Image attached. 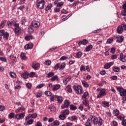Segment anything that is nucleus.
<instances>
[{
  "mask_svg": "<svg viewBox=\"0 0 126 126\" xmlns=\"http://www.w3.org/2000/svg\"><path fill=\"white\" fill-rule=\"evenodd\" d=\"M54 126H59L60 125V122H58V120L55 121L53 122Z\"/></svg>",
  "mask_w": 126,
  "mask_h": 126,
  "instance_id": "45",
  "label": "nucleus"
},
{
  "mask_svg": "<svg viewBox=\"0 0 126 126\" xmlns=\"http://www.w3.org/2000/svg\"><path fill=\"white\" fill-rule=\"evenodd\" d=\"M44 63L46 65H50V64H51V61L47 60L44 62Z\"/></svg>",
  "mask_w": 126,
  "mask_h": 126,
  "instance_id": "51",
  "label": "nucleus"
},
{
  "mask_svg": "<svg viewBox=\"0 0 126 126\" xmlns=\"http://www.w3.org/2000/svg\"><path fill=\"white\" fill-rule=\"evenodd\" d=\"M69 107V101L66 99L63 105L61 106L62 109H67Z\"/></svg>",
  "mask_w": 126,
  "mask_h": 126,
  "instance_id": "5",
  "label": "nucleus"
},
{
  "mask_svg": "<svg viewBox=\"0 0 126 126\" xmlns=\"http://www.w3.org/2000/svg\"><path fill=\"white\" fill-rule=\"evenodd\" d=\"M69 107L70 110H71V111H75V110L77 109L76 106L73 105V104L70 105Z\"/></svg>",
  "mask_w": 126,
  "mask_h": 126,
  "instance_id": "24",
  "label": "nucleus"
},
{
  "mask_svg": "<svg viewBox=\"0 0 126 126\" xmlns=\"http://www.w3.org/2000/svg\"><path fill=\"white\" fill-rule=\"evenodd\" d=\"M29 75V73H28V72H25L22 74L21 77H23V78L26 79L27 78H28Z\"/></svg>",
  "mask_w": 126,
  "mask_h": 126,
  "instance_id": "15",
  "label": "nucleus"
},
{
  "mask_svg": "<svg viewBox=\"0 0 126 126\" xmlns=\"http://www.w3.org/2000/svg\"><path fill=\"white\" fill-rule=\"evenodd\" d=\"M53 5L52 4H49L45 8V11H48V10H50L52 8Z\"/></svg>",
  "mask_w": 126,
  "mask_h": 126,
  "instance_id": "32",
  "label": "nucleus"
},
{
  "mask_svg": "<svg viewBox=\"0 0 126 126\" xmlns=\"http://www.w3.org/2000/svg\"><path fill=\"white\" fill-rule=\"evenodd\" d=\"M111 79H112V80H117V79H118V76H111Z\"/></svg>",
  "mask_w": 126,
  "mask_h": 126,
  "instance_id": "58",
  "label": "nucleus"
},
{
  "mask_svg": "<svg viewBox=\"0 0 126 126\" xmlns=\"http://www.w3.org/2000/svg\"><path fill=\"white\" fill-rule=\"evenodd\" d=\"M26 85L27 88H28V89H31L32 86H31V84H30V83H27Z\"/></svg>",
  "mask_w": 126,
  "mask_h": 126,
  "instance_id": "52",
  "label": "nucleus"
},
{
  "mask_svg": "<svg viewBox=\"0 0 126 126\" xmlns=\"http://www.w3.org/2000/svg\"><path fill=\"white\" fill-rule=\"evenodd\" d=\"M124 24L122 26H119L117 29V31L119 34H122L123 33V31H124V28L125 29V27H124Z\"/></svg>",
  "mask_w": 126,
  "mask_h": 126,
  "instance_id": "7",
  "label": "nucleus"
},
{
  "mask_svg": "<svg viewBox=\"0 0 126 126\" xmlns=\"http://www.w3.org/2000/svg\"><path fill=\"white\" fill-rule=\"evenodd\" d=\"M114 64V62H110L109 63H106L104 66V68L106 69H108V68H110L111 65Z\"/></svg>",
  "mask_w": 126,
  "mask_h": 126,
  "instance_id": "12",
  "label": "nucleus"
},
{
  "mask_svg": "<svg viewBox=\"0 0 126 126\" xmlns=\"http://www.w3.org/2000/svg\"><path fill=\"white\" fill-rule=\"evenodd\" d=\"M32 26L37 28V27H39L40 26V23L37 21H33L32 22Z\"/></svg>",
  "mask_w": 126,
  "mask_h": 126,
  "instance_id": "8",
  "label": "nucleus"
},
{
  "mask_svg": "<svg viewBox=\"0 0 126 126\" xmlns=\"http://www.w3.org/2000/svg\"><path fill=\"white\" fill-rule=\"evenodd\" d=\"M45 94L48 96L52 95V93L49 91L45 92Z\"/></svg>",
  "mask_w": 126,
  "mask_h": 126,
  "instance_id": "47",
  "label": "nucleus"
},
{
  "mask_svg": "<svg viewBox=\"0 0 126 126\" xmlns=\"http://www.w3.org/2000/svg\"><path fill=\"white\" fill-rule=\"evenodd\" d=\"M39 66H40V64H39V63H32V67L35 70H36V69H37V68H38Z\"/></svg>",
  "mask_w": 126,
  "mask_h": 126,
  "instance_id": "14",
  "label": "nucleus"
},
{
  "mask_svg": "<svg viewBox=\"0 0 126 126\" xmlns=\"http://www.w3.org/2000/svg\"><path fill=\"white\" fill-rule=\"evenodd\" d=\"M5 24V21H2L0 24V29L3 28Z\"/></svg>",
  "mask_w": 126,
  "mask_h": 126,
  "instance_id": "33",
  "label": "nucleus"
},
{
  "mask_svg": "<svg viewBox=\"0 0 126 126\" xmlns=\"http://www.w3.org/2000/svg\"><path fill=\"white\" fill-rule=\"evenodd\" d=\"M73 90H74L76 94H78L79 95L82 94V93H83V90H82V87H81L79 85L73 86Z\"/></svg>",
  "mask_w": 126,
  "mask_h": 126,
  "instance_id": "1",
  "label": "nucleus"
},
{
  "mask_svg": "<svg viewBox=\"0 0 126 126\" xmlns=\"http://www.w3.org/2000/svg\"><path fill=\"white\" fill-rule=\"evenodd\" d=\"M32 48H33V44L32 43H29L25 46V50H29L32 49Z\"/></svg>",
  "mask_w": 126,
  "mask_h": 126,
  "instance_id": "11",
  "label": "nucleus"
},
{
  "mask_svg": "<svg viewBox=\"0 0 126 126\" xmlns=\"http://www.w3.org/2000/svg\"><path fill=\"white\" fill-rule=\"evenodd\" d=\"M92 123V121L90 120V119H88L86 122L85 126H92V125L91 123Z\"/></svg>",
  "mask_w": 126,
  "mask_h": 126,
  "instance_id": "18",
  "label": "nucleus"
},
{
  "mask_svg": "<svg viewBox=\"0 0 126 126\" xmlns=\"http://www.w3.org/2000/svg\"><path fill=\"white\" fill-rule=\"evenodd\" d=\"M36 5L39 9H43L45 6V0H41L38 2H36Z\"/></svg>",
  "mask_w": 126,
  "mask_h": 126,
  "instance_id": "2",
  "label": "nucleus"
},
{
  "mask_svg": "<svg viewBox=\"0 0 126 126\" xmlns=\"http://www.w3.org/2000/svg\"><path fill=\"white\" fill-rule=\"evenodd\" d=\"M98 91H100L99 94L97 96V98H100L103 96L106 95V90L105 89H97Z\"/></svg>",
  "mask_w": 126,
  "mask_h": 126,
  "instance_id": "3",
  "label": "nucleus"
},
{
  "mask_svg": "<svg viewBox=\"0 0 126 126\" xmlns=\"http://www.w3.org/2000/svg\"><path fill=\"white\" fill-rule=\"evenodd\" d=\"M112 43H113V39H109L107 40V44H111Z\"/></svg>",
  "mask_w": 126,
  "mask_h": 126,
  "instance_id": "63",
  "label": "nucleus"
},
{
  "mask_svg": "<svg viewBox=\"0 0 126 126\" xmlns=\"http://www.w3.org/2000/svg\"><path fill=\"white\" fill-rule=\"evenodd\" d=\"M77 116L76 115L71 117L70 121H77Z\"/></svg>",
  "mask_w": 126,
  "mask_h": 126,
  "instance_id": "42",
  "label": "nucleus"
},
{
  "mask_svg": "<svg viewBox=\"0 0 126 126\" xmlns=\"http://www.w3.org/2000/svg\"><path fill=\"white\" fill-rule=\"evenodd\" d=\"M24 117H25V112L17 114L15 118L17 120H22L24 119Z\"/></svg>",
  "mask_w": 126,
  "mask_h": 126,
  "instance_id": "4",
  "label": "nucleus"
},
{
  "mask_svg": "<svg viewBox=\"0 0 126 126\" xmlns=\"http://www.w3.org/2000/svg\"><path fill=\"white\" fill-rule=\"evenodd\" d=\"M67 59H68L67 57L62 56L60 60V61H64V60H67Z\"/></svg>",
  "mask_w": 126,
  "mask_h": 126,
  "instance_id": "53",
  "label": "nucleus"
},
{
  "mask_svg": "<svg viewBox=\"0 0 126 126\" xmlns=\"http://www.w3.org/2000/svg\"><path fill=\"white\" fill-rule=\"evenodd\" d=\"M114 71H115V72H119L120 71V68L118 67H114L113 68Z\"/></svg>",
  "mask_w": 126,
  "mask_h": 126,
  "instance_id": "50",
  "label": "nucleus"
},
{
  "mask_svg": "<svg viewBox=\"0 0 126 126\" xmlns=\"http://www.w3.org/2000/svg\"><path fill=\"white\" fill-rule=\"evenodd\" d=\"M66 88L69 93H71V92H72V89H71V87L70 86V85L67 86Z\"/></svg>",
  "mask_w": 126,
  "mask_h": 126,
  "instance_id": "35",
  "label": "nucleus"
},
{
  "mask_svg": "<svg viewBox=\"0 0 126 126\" xmlns=\"http://www.w3.org/2000/svg\"><path fill=\"white\" fill-rule=\"evenodd\" d=\"M58 76L57 75H55V76H53L51 80H52V81H55V80H56V79H57V80H58L59 79H58Z\"/></svg>",
  "mask_w": 126,
  "mask_h": 126,
  "instance_id": "44",
  "label": "nucleus"
},
{
  "mask_svg": "<svg viewBox=\"0 0 126 126\" xmlns=\"http://www.w3.org/2000/svg\"><path fill=\"white\" fill-rule=\"evenodd\" d=\"M88 43L87 39H83V41H79L78 45L81 46V45H86Z\"/></svg>",
  "mask_w": 126,
  "mask_h": 126,
  "instance_id": "10",
  "label": "nucleus"
},
{
  "mask_svg": "<svg viewBox=\"0 0 126 126\" xmlns=\"http://www.w3.org/2000/svg\"><path fill=\"white\" fill-rule=\"evenodd\" d=\"M102 122L103 120H102V118L100 117H98L95 121V124H94V125H97L99 126H102V125H103Z\"/></svg>",
  "mask_w": 126,
  "mask_h": 126,
  "instance_id": "6",
  "label": "nucleus"
},
{
  "mask_svg": "<svg viewBox=\"0 0 126 126\" xmlns=\"http://www.w3.org/2000/svg\"><path fill=\"white\" fill-rule=\"evenodd\" d=\"M92 49H93V46L92 44H90L86 47V52H90Z\"/></svg>",
  "mask_w": 126,
  "mask_h": 126,
  "instance_id": "17",
  "label": "nucleus"
},
{
  "mask_svg": "<svg viewBox=\"0 0 126 126\" xmlns=\"http://www.w3.org/2000/svg\"><path fill=\"white\" fill-rule=\"evenodd\" d=\"M21 59L22 60H26V55H25V53H22L21 54Z\"/></svg>",
  "mask_w": 126,
  "mask_h": 126,
  "instance_id": "37",
  "label": "nucleus"
},
{
  "mask_svg": "<svg viewBox=\"0 0 126 126\" xmlns=\"http://www.w3.org/2000/svg\"><path fill=\"white\" fill-rule=\"evenodd\" d=\"M0 61H2V62H6V58L3 57H0Z\"/></svg>",
  "mask_w": 126,
  "mask_h": 126,
  "instance_id": "62",
  "label": "nucleus"
},
{
  "mask_svg": "<svg viewBox=\"0 0 126 126\" xmlns=\"http://www.w3.org/2000/svg\"><path fill=\"white\" fill-rule=\"evenodd\" d=\"M89 95V93L88 92H86L84 93L82 99V100H86V97Z\"/></svg>",
  "mask_w": 126,
  "mask_h": 126,
  "instance_id": "19",
  "label": "nucleus"
},
{
  "mask_svg": "<svg viewBox=\"0 0 126 126\" xmlns=\"http://www.w3.org/2000/svg\"><path fill=\"white\" fill-rule=\"evenodd\" d=\"M45 86V84H40L38 85H37L36 87L37 89H40V88H42V87H44Z\"/></svg>",
  "mask_w": 126,
  "mask_h": 126,
  "instance_id": "40",
  "label": "nucleus"
},
{
  "mask_svg": "<svg viewBox=\"0 0 126 126\" xmlns=\"http://www.w3.org/2000/svg\"><path fill=\"white\" fill-rule=\"evenodd\" d=\"M124 41V37L123 36H118V38L116 40L117 43H122Z\"/></svg>",
  "mask_w": 126,
  "mask_h": 126,
  "instance_id": "16",
  "label": "nucleus"
},
{
  "mask_svg": "<svg viewBox=\"0 0 126 126\" xmlns=\"http://www.w3.org/2000/svg\"><path fill=\"white\" fill-rule=\"evenodd\" d=\"M55 97L57 99V101L60 104H62L63 101V96H58V95H55Z\"/></svg>",
  "mask_w": 126,
  "mask_h": 126,
  "instance_id": "9",
  "label": "nucleus"
},
{
  "mask_svg": "<svg viewBox=\"0 0 126 126\" xmlns=\"http://www.w3.org/2000/svg\"><path fill=\"white\" fill-rule=\"evenodd\" d=\"M80 70H81V71H85V70H86L85 67H84V66H83V65H82L81 66Z\"/></svg>",
  "mask_w": 126,
  "mask_h": 126,
  "instance_id": "56",
  "label": "nucleus"
},
{
  "mask_svg": "<svg viewBox=\"0 0 126 126\" xmlns=\"http://www.w3.org/2000/svg\"><path fill=\"white\" fill-rule=\"evenodd\" d=\"M118 58V56L117 55H113L111 56V60H116Z\"/></svg>",
  "mask_w": 126,
  "mask_h": 126,
  "instance_id": "55",
  "label": "nucleus"
},
{
  "mask_svg": "<svg viewBox=\"0 0 126 126\" xmlns=\"http://www.w3.org/2000/svg\"><path fill=\"white\" fill-rule=\"evenodd\" d=\"M120 61L121 62H123V63H125V62H126V56H125L124 57L120 58Z\"/></svg>",
  "mask_w": 126,
  "mask_h": 126,
  "instance_id": "48",
  "label": "nucleus"
},
{
  "mask_svg": "<svg viewBox=\"0 0 126 126\" xmlns=\"http://www.w3.org/2000/svg\"><path fill=\"white\" fill-rule=\"evenodd\" d=\"M14 117H15V114L13 112L10 113L8 116V118H9L10 119H13V118H14Z\"/></svg>",
  "mask_w": 126,
  "mask_h": 126,
  "instance_id": "27",
  "label": "nucleus"
},
{
  "mask_svg": "<svg viewBox=\"0 0 126 126\" xmlns=\"http://www.w3.org/2000/svg\"><path fill=\"white\" fill-rule=\"evenodd\" d=\"M123 121L122 122V126H126V120L124 119L122 120Z\"/></svg>",
  "mask_w": 126,
  "mask_h": 126,
  "instance_id": "61",
  "label": "nucleus"
},
{
  "mask_svg": "<svg viewBox=\"0 0 126 126\" xmlns=\"http://www.w3.org/2000/svg\"><path fill=\"white\" fill-rule=\"evenodd\" d=\"M4 38H5V40H8V37H9V33L8 32H4V34H3Z\"/></svg>",
  "mask_w": 126,
  "mask_h": 126,
  "instance_id": "23",
  "label": "nucleus"
},
{
  "mask_svg": "<svg viewBox=\"0 0 126 126\" xmlns=\"http://www.w3.org/2000/svg\"><path fill=\"white\" fill-rule=\"evenodd\" d=\"M91 120L93 122L94 124H96V121L97 120V119H98V118L95 117V116H91Z\"/></svg>",
  "mask_w": 126,
  "mask_h": 126,
  "instance_id": "22",
  "label": "nucleus"
},
{
  "mask_svg": "<svg viewBox=\"0 0 126 126\" xmlns=\"http://www.w3.org/2000/svg\"><path fill=\"white\" fill-rule=\"evenodd\" d=\"M61 88V85H56L54 86V87L53 88V90H58Z\"/></svg>",
  "mask_w": 126,
  "mask_h": 126,
  "instance_id": "41",
  "label": "nucleus"
},
{
  "mask_svg": "<svg viewBox=\"0 0 126 126\" xmlns=\"http://www.w3.org/2000/svg\"><path fill=\"white\" fill-rule=\"evenodd\" d=\"M36 74L35 73V72H32L30 73L29 74V76L30 77H34V75H35Z\"/></svg>",
  "mask_w": 126,
  "mask_h": 126,
  "instance_id": "54",
  "label": "nucleus"
},
{
  "mask_svg": "<svg viewBox=\"0 0 126 126\" xmlns=\"http://www.w3.org/2000/svg\"><path fill=\"white\" fill-rule=\"evenodd\" d=\"M33 26L32 25H31L28 28V32H29V33H33L34 32V29H33Z\"/></svg>",
  "mask_w": 126,
  "mask_h": 126,
  "instance_id": "20",
  "label": "nucleus"
},
{
  "mask_svg": "<svg viewBox=\"0 0 126 126\" xmlns=\"http://www.w3.org/2000/svg\"><path fill=\"white\" fill-rule=\"evenodd\" d=\"M9 75L12 77V78H16V74H15L14 72H10Z\"/></svg>",
  "mask_w": 126,
  "mask_h": 126,
  "instance_id": "28",
  "label": "nucleus"
},
{
  "mask_svg": "<svg viewBox=\"0 0 126 126\" xmlns=\"http://www.w3.org/2000/svg\"><path fill=\"white\" fill-rule=\"evenodd\" d=\"M54 75L55 73H54V72H50L49 73L47 74V76H46V77L47 78H50L51 77H53V76H54Z\"/></svg>",
  "mask_w": 126,
  "mask_h": 126,
  "instance_id": "29",
  "label": "nucleus"
},
{
  "mask_svg": "<svg viewBox=\"0 0 126 126\" xmlns=\"http://www.w3.org/2000/svg\"><path fill=\"white\" fill-rule=\"evenodd\" d=\"M115 52H116V50L115 49V48L114 47L111 48V51H110L111 54H115Z\"/></svg>",
  "mask_w": 126,
  "mask_h": 126,
  "instance_id": "59",
  "label": "nucleus"
},
{
  "mask_svg": "<svg viewBox=\"0 0 126 126\" xmlns=\"http://www.w3.org/2000/svg\"><path fill=\"white\" fill-rule=\"evenodd\" d=\"M83 104L85 105V107H88L89 106V101L86 99H83Z\"/></svg>",
  "mask_w": 126,
  "mask_h": 126,
  "instance_id": "21",
  "label": "nucleus"
},
{
  "mask_svg": "<svg viewBox=\"0 0 126 126\" xmlns=\"http://www.w3.org/2000/svg\"><path fill=\"white\" fill-rule=\"evenodd\" d=\"M76 56L77 58H81V56H82V52H81V51H79L76 53Z\"/></svg>",
  "mask_w": 126,
  "mask_h": 126,
  "instance_id": "46",
  "label": "nucleus"
},
{
  "mask_svg": "<svg viewBox=\"0 0 126 126\" xmlns=\"http://www.w3.org/2000/svg\"><path fill=\"white\" fill-rule=\"evenodd\" d=\"M65 118L66 117L63 113L59 116V119H60V120H62V121H63V120H64Z\"/></svg>",
  "mask_w": 126,
  "mask_h": 126,
  "instance_id": "38",
  "label": "nucleus"
},
{
  "mask_svg": "<svg viewBox=\"0 0 126 126\" xmlns=\"http://www.w3.org/2000/svg\"><path fill=\"white\" fill-rule=\"evenodd\" d=\"M64 116H66L67 115H69V110L68 109H66L65 111H64L63 113Z\"/></svg>",
  "mask_w": 126,
  "mask_h": 126,
  "instance_id": "36",
  "label": "nucleus"
},
{
  "mask_svg": "<svg viewBox=\"0 0 126 126\" xmlns=\"http://www.w3.org/2000/svg\"><path fill=\"white\" fill-rule=\"evenodd\" d=\"M117 119H119V120H120V121H123V120H125V117H122L121 115H119L117 117Z\"/></svg>",
  "mask_w": 126,
  "mask_h": 126,
  "instance_id": "57",
  "label": "nucleus"
},
{
  "mask_svg": "<svg viewBox=\"0 0 126 126\" xmlns=\"http://www.w3.org/2000/svg\"><path fill=\"white\" fill-rule=\"evenodd\" d=\"M10 59H11V60H12L13 61H15V60L16 59V57H15L13 55H10Z\"/></svg>",
  "mask_w": 126,
  "mask_h": 126,
  "instance_id": "60",
  "label": "nucleus"
},
{
  "mask_svg": "<svg viewBox=\"0 0 126 126\" xmlns=\"http://www.w3.org/2000/svg\"><path fill=\"white\" fill-rule=\"evenodd\" d=\"M122 15H123V16H126V9H124V11L123 12H122Z\"/></svg>",
  "mask_w": 126,
  "mask_h": 126,
  "instance_id": "64",
  "label": "nucleus"
},
{
  "mask_svg": "<svg viewBox=\"0 0 126 126\" xmlns=\"http://www.w3.org/2000/svg\"><path fill=\"white\" fill-rule=\"evenodd\" d=\"M102 104H103V105H104L105 107H110V104L109 103V102H107L106 101H102Z\"/></svg>",
  "mask_w": 126,
  "mask_h": 126,
  "instance_id": "43",
  "label": "nucleus"
},
{
  "mask_svg": "<svg viewBox=\"0 0 126 126\" xmlns=\"http://www.w3.org/2000/svg\"><path fill=\"white\" fill-rule=\"evenodd\" d=\"M70 79H71V78L70 77H68L67 78H66L63 81V83H64V85H66L68 81H70Z\"/></svg>",
  "mask_w": 126,
  "mask_h": 126,
  "instance_id": "25",
  "label": "nucleus"
},
{
  "mask_svg": "<svg viewBox=\"0 0 126 126\" xmlns=\"http://www.w3.org/2000/svg\"><path fill=\"white\" fill-rule=\"evenodd\" d=\"M113 112H114V114L115 117H117L119 115H120V111L119 110H118L117 109L115 110Z\"/></svg>",
  "mask_w": 126,
  "mask_h": 126,
  "instance_id": "39",
  "label": "nucleus"
},
{
  "mask_svg": "<svg viewBox=\"0 0 126 126\" xmlns=\"http://www.w3.org/2000/svg\"><path fill=\"white\" fill-rule=\"evenodd\" d=\"M82 84L86 88H88V87H89V85L85 81H83Z\"/></svg>",
  "mask_w": 126,
  "mask_h": 126,
  "instance_id": "30",
  "label": "nucleus"
},
{
  "mask_svg": "<svg viewBox=\"0 0 126 126\" xmlns=\"http://www.w3.org/2000/svg\"><path fill=\"white\" fill-rule=\"evenodd\" d=\"M64 67H65V63H62L61 65L59 67V69L60 70H63V69L64 68Z\"/></svg>",
  "mask_w": 126,
  "mask_h": 126,
  "instance_id": "34",
  "label": "nucleus"
},
{
  "mask_svg": "<svg viewBox=\"0 0 126 126\" xmlns=\"http://www.w3.org/2000/svg\"><path fill=\"white\" fill-rule=\"evenodd\" d=\"M33 122H34V120L33 119H30L27 122V123H25V125H26V126H28L29 125H32V124H33Z\"/></svg>",
  "mask_w": 126,
  "mask_h": 126,
  "instance_id": "31",
  "label": "nucleus"
},
{
  "mask_svg": "<svg viewBox=\"0 0 126 126\" xmlns=\"http://www.w3.org/2000/svg\"><path fill=\"white\" fill-rule=\"evenodd\" d=\"M48 109L50 110V112H54L56 111V107L54 105H50Z\"/></svg>",
  "mask_w": 126,
  "mask_h": 126,
  "instance_id": "26",
  "label": "nucleus"
},
{
  "mask_svg": "<svg viewBox=\"0 0 126 126\" xmlns=\"http://www.w3.org/2000/svg\"><path fill=\"white\" fill-rule=\"evenodd\" d=\"M63 2L61 1L59 3H58L57 5H56V6L57 7H61V6H63Z\"/></svg>",
  "mask_w": 126,
  "mask_h": 126,
  "instance_id": "49",
  "label": "nucleus"
},
{
  "mask_svg": "<svg viewBox=\"0 0 126 126\" xmlns=\"http://www.w3.org/2000/svg\"><path fill=\"white\" fill-rule=\"evenodd\" d=\"M20 28H15L14 29V32L16 35V36H18L19 35H20Z\"/></svg>",
  "mask_w": 126,
  "mask_h": 126,
  "instance_id": "13",
  "label": "nucleus"
}]
</instances>
